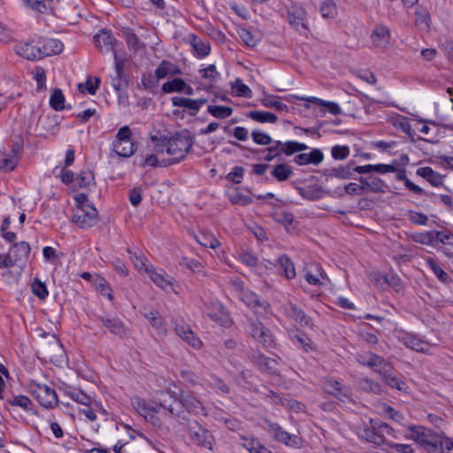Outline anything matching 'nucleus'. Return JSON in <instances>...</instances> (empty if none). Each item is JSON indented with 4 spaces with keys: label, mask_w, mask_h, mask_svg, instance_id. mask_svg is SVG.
I'll return each instance as SVG.
<instances>
[{
    "label": "nucleus",
    "mask_w": 453,
    "mask_h": 453,
    "mask_svg": "<svg viewBox=\"0 0 453 453\" xmlns=\"http://www.w3.org/2000/svg\"><path fill=\"white\" fill-rule=\"evenodd\" d=\"M401 342L409 349L417 352H425L427 343L412 334H404L400 338Z\"/></svg>",
    "instance_id": "28"
},
{
    "label": "nucleus",
    "mask_w": 453,
    "mask_h": 453,
    "mask_svg": "<svg viewBox=\"0 0 453 453\" xmlns=\"http://www.w3.org/2000/svg\"><path fill=\"white\" fill-rule=\"evenodd\" d=\"M271 174L278 181H286L293 175V169L289 165L281 163L273 167Z\"/></svg>",
    "instance_id": "39"
},
{
    "label": "nucleus",
    "mask_w": 453,
    "mask_h": 453,
    "mask_svg": "<svg viewBox=\"0 0 453 453\" xmlns=\"http://www.w3.org/2000/svg\"><path fill=\"white\" fill-rule=\"evenodd\" d=\"M9 253L17 265L23 266L29 257L30 246L27 242H17L10 248Z\"/></svg>",
    "instance_id": "21"
},
{
    "label": "nucleus",
    "mask_w": 453,
    "mask_h": 453,
    "mask_svg": "<svg viewBox=\"0 0 453 453\" xmlns=\"http://www.w3.org/2000/svg\"><path fill=\"white\" fill-rule=\"evenodd\" d=\"M238 34L242 41L249 47H255L259 42V39L246 28L240 29Z\"/></svg>",
    "instance_id": "61"
},
{
    "label": "nucleus",
    "mask_w": 453,
    "mask_h": 453,
    "mask_svg": "<svg viewBox=\"0 0 453 453\" xmlns=\"http://www.w3.org/2000/svg\"><path fill=\"white\" fill-rule=\"evenodd\" d=\"M100 84V79L98 77L94 78V81L91 77H88L87 81L84 83H80L78 86L79 91L81 93H88L90 95H95Z\"/></svg>",
    "instance_id": "50"
},
{
    "label": "nucleus",
    "mask_w": 453,
    "mask_h": 453,
    "mask_svg": "<svg viewBox=\"0 0 453 453\" xmlns=\"http://www.w3.org/2000/svg\"><path fill=\"white\" fill-rule=\"evenodd\" d=\"M172 104L176 107H182L189 110V115L194 117L197 114L195 99L174 96L172 98Z\"/></svg>",
    "instance_id": "44"
},
{
    "label": "nucleus",
    "mask_w": 453,
    "mask_h": 453,
    "mask_svg": "<svg viewBox=\"0 0 453 453\" xmlns=\"http://www.w3.org/2000/svg\"><path fill=\"white\" fill-rule=\"evenodd\" d=\"M289 339L291 340L292 343L296 345L298 348L303 349L305 351H307L309 349H311V339L302 331H300L297 328L291 329L288 332Z\"/></svg>",
    "instance_id": "31"
},
{
    "label": "nucleus",
    "mask_w": 453,
    "mask_h": 453,
    "mask_svg": "<svg viewBox=\"0 0 453 453\" xmlns=\"http://www.w3.org/2000/svg\"><path fill=\"white\" fill-rule=\"evenodd\" d=\"M378 283L383 288V284H386L389 287H393L397 290L401 288V280L395 273H390L381 277Z\"/></svg>",
    "instance_id": "55"
},
{
    "label": "nucleus",
    "mask_w": 453,
    "mask_h": 453,
    "mask_svg": "<svg viewBox=\"0 0 453 453\" xmlns=\"http://www.w3.org/2000/svg\"><path fill=\"white\" fill-rule=\"evenodd\" d=\"M50 105L55 111H62L65 108V96L60 88H55L51 92Z\"/></svg>",
    "instance_id": "47"
},
{
    "label": "nucleus",
    "mask_w": 453,
    "mask_h": 453,
    "mask_svg": "<svg viewBox=\"0 0 453 453\" xmlns=\"http://www.w3.org/2000/svg\"><path fill=\"white\" fill-rule=\"evenodd\" d=\"M405 217L411 223L417 226H426L428 222V217L425 213L414 210L407 211Z\"/></svg>",
    "instance_id": "51"
},
{
    "label": "nucleus",
    "mask_w": 453,
    "mask_h": 453,
    "mask_svg": "<svg viewBox=\"0 0 453 453\" xmlns=\"http://www.w3.org/2000/svg\"><path fill=\"white\" fill-rule=\"evenodd\" d=\"M261 104L266 108H273L276 111H287L288 107L287 104L278 101V96L273 95H268L261 99Z\"/></svg>",
    "instance_id": "46"
},
{
    "label": "nucleus",
    "mask_w": 453,
    "mask_h": 453,
    "mask_svg": "<svg viewBox=\"0 0 453 453\" xmlns=\"http://www.w3.org/2000/svg\"><path fill=\"white\" fill-rule=\"evenodd\" d=\"M238 298L256 312H259V309L263 311L266 310L267 303L257 294L249 289L241 288L238 293Z\"/></svg>",
    "instance_id": "19"
},
{
    "label": "nucleus",
    "mask_w": 453,
    "mask_h": 453,
    "mask_svg": "<svg viewBox=\"0 0 453 453\" xmlns=\"http://www.w3.org/2000/svg\"><path fill=\"white\" fill-rule=\"evenodd\" d=\"M324 160V154L319 149H312L309 153H300L294 157L298 165H319Z\"/></svg>",
    "instance_id": "23"
},
{
    "label": "nucleus",
    "mask_w": 453,
    "mask_h": 453,
    "mask_svg": "<svg viewBox=\"0 0 453 453\" xmlns=\"http://www.w3.org/2000/svg\"><path fill=\"white\" fill-rule=\"evenodd\" d=\"M319 12L325 19H334L337 15L336 4L333 0H326L321 4Z\"/></svg>",
    "instance_id": "52"
},
{
    "label": "nucleus",
    "mask_w": 453,
    "mask_h": 453,
    "mask_svg": "<svg viewBox=\"0 0 453 453\" xmlns=\"http://www.w3.org/2000/svg\"><path fill=\"white\" fill-rule=\"evenodd\" d=\"M247 117L258 123H275L278 120L276 114L264 111H251Z\"/></svg>",
    "instance_id": "36"
},
{
    "label": "nucleus",
    "mask_w": 453,
    "mask_h": 453,
    "mask_svg": "<svg viewBox=\"0 0 453 453\" xmlns=\"http://www.w3.org/2000/svg\"><path fill=\"white\" fill-rule=\"evenodd\" d=\"M436 233L437 230L414 233L411 235V240L416 243L434 247Z\"/></svg>",
    "instance_id": "34"
},
{
    "label": "nucleus",
    "mask_w": 453,
    "mask_h": 453,
    "mask_svg": "<svg viewBox=\"0 0 453 453\" xmlns=\"http://www.w3.org/2000/svg\"><path fill=\"white\" fill-rule=\"evenodd\" d=\"M232 88L238 96H244L247 98H250L252 96L251 89L244 84L241 79L235 80L232 85Z\"/></svg>",
    "instance_id": "57"
},
{
    "label": "nucleus",
    "mask_w": 453,
    "mask_h": 453,
    "mask_svg": "<svg viewBox=\"0 0 453 453\" xmlns=\"http://www.w3.org/2000/svg\"><path fill=\"white\" fill-rule=\"evenodd\" d=\"M26 8L38 12H47L52 9V0H20Z\"/></svg>",
    "instance_id": "35"
},
{
    "label": "nucleus",
    "mask_w": 453,
    "mask_h": 453,
    "mask_svg": "<svg viewBox=\"0 0 453 453\" xmlns=\"http://www.w3.org/2000/svg\"><path fill=\"white\" fill-rule=\"evenodd\" d=\"M208 384L211 388L217 390L219 393H229V387L221 379L216 376H211L210 380H208Z\"/></svg>",
    "instance_id": "64"
},
{
    "label": "nucleus",
    "mask_w": 453,
    "mask_h": 453,
    "mask_svg": "<svg viewBox=\"0 0 453 453\" xmlns=\"http://www.w3.org/2000/svg\"><path fill=\"white\" fill-rule=\"evenodd\" d=\"M425 264L441 282L448 284L451 281L450 276L441 267L436 259L430 257H426Z\"/></svg>",
    "instance_id": "30"
},
{
    "label": "nucleus",
    "mask_w": 453,
    "mask_h": 453,
    "mask_svg": "<svg viewBox=\"0 0 453 453\" xmlns=\"http://www.w3.org/2000/svg\"><path fill=\"white\" fill-rule=\"evenodd\" d=\"M174 331L179 337L190 345L195 349H200L203 347V342L195 334L190 326L184 321H176L174 323Z\"/></svg>",
    "instance_id": "15"
},
{
    "label": "nucleus",
    "mask_w": 453,
    "mask_h": 453,
    "mask_svg": "<svg viewBox=\"0 0 453 453\" xmlns=\"http://www.w3.org/2000/svg\"><path fill=\"white\" fill-rule=\"evenodd\" d=\"M124 34L128 47L133 50L138 51L144 48V43L141 42L139 37L131 29H127Z\"/></svg>",
    "instance_id": "53"
},
{
    "label": "nucleus",
    "mask_w": 453,
    "mask_h": 453,
    "mask_svg": "<svg viewBox=\"0 0 453 453\" xmlns=\"http://www.w3.org/2000/svg\"><path fill=\"white\" fill-rule=\"evenodd\" d=\"M186 88V82L180 78H174L162 85L165 93L182 92Z\"/></svg>",
    "instance_id": "48"
},
{
    "label": "nucleus",
    "mask_w": 453,
    "mask_h": 453,
    "mask_svg": "<svg viewBox=\"0 0 453 453\" xmlns=\"http://www.w3.org/2000/svg\"><path fill=\"white\" fill-rule=\"evenodd\" d=\"M146 273L149 275L150 279L164 291L177 293L174 288L173 278L168 275L163 269L156 268L152 265H150L149 268H146Z\"/></svg>",
    "instance_id": "10"
},
{
    "label": "nucleus",
    "mask_w": 453,
    "mask_h": 453,
    "mask_svg": "<svg viewBox=\"0 0 453 453\" xmlns=\"http://www.w3.org/2000/svg\"><path fill=\"white\" fill-rule=\"evenodd\" d=\"M12 407H19L23 411L29 412L33 411L34 403L29 397L23 395H14L7 400Z\"/></svg>",
    "instance_id": "38"
},
{
    "label": "nucleus",
    "mask_w": 453,
    "mask_h": 453,
    "mask_svg": "<svg viewBox=\"0 0 453 453\" xmlns=\"http://www.w3.org/2000/svg\"><path fill=\"white\" fill-rule=\"evenodd\" d=\"M95 286L96 290L99 291L102 296H105L109 301L113 300V291L104 278L96 276L95 280Z\"/></svg>",
    "instance_id": "45"
},
{
    "label": "nucleus",
    "mask_w": 453,
    "mask_h": 453,
    "mask_svg": "<svg viewBox=\"0 0 453 453\" xmlns=\"http://www.w3.org/2000/svg\"><path fill=\"white\" fill-rule=\"evenodd\" d=\"M197 241L203 247L211 249H216L220 245L219 240L211 234H203Z\"/></svg>",
    "instance_id": "62"
},
{
    "label": "nucleus",
    "mask_w": 453,
    "mask_h": 453,
    "mask_svg": "<svg viewBox=\"0 0 453 453\" xmlns=\"http://www.w3.org/2000/svg\"><path fill=\"white\" fill-rule=\"evenodd\" d=\"M64 394L69 396L72 400L81 403L84 406H91L94 404L95 406L99 407V403L94 401L92 396L88 395L86 392L80 388H73V387H65L64 388Z\"/></svg>",
    "instance_id": "20"
},
{
    "label": "nucleus",
    "mask_w": 453,
    "mask_h": 453,
    "mask_svg": "<svg viewBox=\"0 0 453 453\" xmlns=\"http://www.w3.org/2000/svg\"><path fill=\"white\" fill-rule=\"evenodd\" d=\"M141 313L159 335H166V324L158 311L155 310L151 306L144 305L141 309Z\"/></svg>",
    "instance_id": "14"
},
{
    "label": "nucleus",
    "mask_w": 453,
    "mask_h": 453,
    "mask_svg": "<svg viewBox=\"0 0 453 453\" xmlns=\"http://www.w3.org/2000/svg\"><path fill=\"white\" fill-rule=\"evenodd\" d=\"M325 389L343 403L352 402V392L350 388L342 385L339 380L334 379L326 380L325 382Z\"/></svg>",
    "instance_id": "12"
},
{
    "label": "nucleus",
    "mask_w": 453,
    "mask_h": 453,
    "mask_svg": "<svg viewBox=\"0 0 453 453\" xmlns=\"http://www.w3.org/2000/svg\"><path fill=\"white\" fill-rule=\"evenodd\" d=\"M151 141L154 142V151L157 154L166 152L170 156L169 158L161 161L162 167H166L183 160L194 144V139L188 130L178 132L170 138L151 136Z\"/></svg>",
    "instance_id": "1"
},
{
    "label": "nucleus",
    "mask_w": 453,
    "mask_h": 453,
    "mask_svg": "<svg viewBox=\"0 0 453 453\" xmlns=\"http://www.w3.org/2000/svg\"><path fill=\"white\" fill-rule=\"evenodd\" d=\"M390 38L391 35L388 27L383 24L376 25L371 35L372 46L379 50L387 49L390 43Z\"/></svg>",
    "instance_id": "17"
},
{
    "label": "nucleus",
    "mask_w": 453,
    "mask_h": 453,
    "mask_svg": "<svg viewBox=\"0 0 453 453\" xmlns=\"http://www.w3.org/2000/svg\"><path fill=\"white\" fill-rule=\"evenodd\" d=\"M278 146L282 147V153L287 156H290L296 152L303 151L308 149L306 144L296 141H287L286 142L278 141Z\"/></svg>",
    "instance_id": "41"
},
{
    "label": "nucleus",
    "mask_w": 453,
    "mask_h": 453,
    "mask_svg": "<svg viewBox=\"0 0 453 453\" xmlns=\"http://www.w3.org/2000/svg\"><path fill=\"white\" fill-rule=\"evenodd\" d=\"M434 248L448 258L453 259V232L449 229L437 230Z\"/></svg>",
    "instance_id": "13"
},
{
    "label": "nucleus",
    "mask_w": 453,
    "mask_h": 453,
    "mask_svg": "<svg viewBox=\"0 0 453 453\" xmlns=\"http://www.w3.org/2000/svg\"><path fill=\"white\" fill-rule=\"evenodd\" d=\"M98 220V212L94 205H83L73 210L72 221L81 228L92 227Z\"/></svg>",
    "instance_id": "8"
},
{
    "label": "nucleus",
    "mask_w": 453,
    "mask_h": 453,
    "mask_svg": "<svg viewBox=\"0 0 453 453\" xmlns=\"http://www.w3.org/2000/svg\"><path fill=\"white\" fill-rule=\"evenodd\" d=\"M188 42L199 57L204 58L209 55L211 51V46L207 41H203L195 34H190L188 35Z\"/></svg>",
    "instance_id": "29"
},
{
    "label": "nucleus",
    "mask_w": 453,
    "mask_h": 453,
    "mask_svg": "<svg viewBox=\"0 0 453 453\" xmlns=\"http://www.w3.org/2000/svg\"><path fill=\"white\" fill-rule=\"evenodd\" d=\"M358 437L375 446L386 445L388 437L395 438L394 429L379 418H370L358 428Z\"/></svg>",
    "instance_id": "4"
},
{
    "label": "nucleus",
    "mask_w": 453,
    "mask_h": 453,
    "mask_svg": "<svg viewBox=\"0 0 453 453\" xmlns=\"http://www.w3.org/2000/svg\"><path fill=\"white\" fill-rule=\"evenodd\" d=\"M75 180L79 188H87L93 184L94 174L90 171H81Z\"/></svg>",
    "instance_id": "54"
},
{
    "label": "nucleus",
    "mask_w": 453,
    "mask_h": 453,
    "mask_svg": "<svg viewBox=\"0 0 453 453\" xmlns=\"http://www.w3.org/2000/svg\"><path fill=\"white\" fill-rule=\"evenodd\" d=\"M417 175L426 179L432 186L443 185V175L433 170L430 166L419 167L416 171Z\"/></svg>",
    "instance_id": "26"
},
{
    "label": "nucleus",
    "mask_w": 453,
    "mask_h": 453,
    "mask_svg": "<svg viewBox=\"0 0 453 453\" xmlns=\"http://www.w3.org/2000/svg\"><path fill=\"white\" fill-rule=\"evenodd\" d=\"M112 150L123 157L134 154L136 146L131 139V130L128 126L120 127L112 142Z\"/></svg>",
    "instance_id": "7"
},
{
    "label": "nucleus",
    "mask_w": 453,
    "mask_h": 453,
    "mask_svg": "<svg viewBox=\"0 0 453 453\" xmlns=\"http://www.w3.org/2000/svg\"><path fill=\"white\" fill-rule=\"evenodd\" d=\"M349 148L347 145H335L331 149V156L335 160H343L349 155Z\"/></svg>",
    "instance_id": "60"
},
{
    "label": "nucleus",
    "mask_w": 453,
    "mask_h": 453,
    "mask_svg": "<svg viewBox=\"0 0 453 453\" xmlns=\"http://www.w3.org/2000/svg\"><path fill=\"white\" fill-rule=\"evenodd\" d=\"M114 41L115 39L111 35V34L105 31H101L94 36V42L101 50L104 49L105 50H112Z\"/></svg>",
    "instance_id": "37"
},
{
    "label": "nucleus",
    "mask_w": 453,
    "mask_h": 453,
    "mask_svg": "<svg viewBox=\"0 0 453 453\" xmlns=\"http://www.w3.org/2000/svg\"><path fill=\"white\" fill-rule=\"evenodd\" d=\"M299 195L310 201L319 200L323 197V189L319 186H307L297 188Z\"/></svg>",
    "instance_id": "40"
},
{
    "label": "nucleus",
    "mask_w": 453,
    "mask_h": 453,
    "mask_svg": "<svg viewBox=\"0 0 453 453\" xmlns=\"http://www.w3.org/2000/svg\"><path fill=\"white\" fill-rule=\"evenodd\" d=\"M253 361L262 372L272 375H279L276 367L277 362L274 359L265 357L264 354L257 353L253 356Z\"/></svg>",
    "instance_id": "24"
},
{
    "label": "nucleus",
    "mask_w": 453,
    "mask_h": 453,
    "mask_svg": "<svg viewBox=\"0 0 453 453\" xmlns=\"http://www.w3.org/2000/svg\"><path fill=\"white\" fill-rule=\"evenodd\" d=\"M233 108L224 105L210 104L207 107V112L216 119H224L233 114Z\"/></svg>",
    "instance_id": "42"
},
{
    "label": "nucleus",
    "mask_w": 453,
    "mask_h": 453,
    "mask_svg": "<svg viewBox=\"0 0 453 453\" xmlns=\"http://www.w3.org/2000/svg\"><path fill=\"white\" fill-rule=\"evenodd\" d=\"M205 312L212 320L216 322L221 321L222 318L225 316L224 307L218 302L213 303L212 309L207 307Z\"/></svg>",
    "instance_id": "56"
},
{
    "label": "nucleus",
    "mask_w": 453,
    "mask_h": 453,
    "mask_svg": "<svg viewBox=\"0 0 453 453\" xmlns=\"http://www.w3.org/2000/svg\"><path fill=\"white\" fill-rule=\"evenodd\" d=\"M273 219L280 224L288 227L294 221V216L291 212L287 211H275Z\"/></svg>",
    "instance_id": "59"
},
{
    "label": "nucleus",
    "mask_w": 453,
    "mask_h": 453,
    "mask_svg": "<svg viewBox=\"0 0 453 453\" xmlns=\"http://www.w3.org/2000/svg\"><path fill=\"white\" fill-rule=\"evenodd\" d=\"M29 393L34 396L41 406L46 409H53L58 403V395L54 388L46 384L31 382L28 386Z\"/></svg>",
    "instance_id": "6"
},
{
    "label": "nucleus",
    "mask_w": 453,
    "mask_h": 453,
    "mask_svg": "<svg viewBox=\"0 0 453 453\" xmlns=\"http://www.w3.org/2000/svg\"><path fill=\"white\" fill-rule=\"evenodd\" d=\"M284 314L301 326L311 327V319L296 304L288 303L282 306Z\"/></svg>",
    "instance_id": "16"
},
{
    "label": "nucleus",
    "mask_w": 453,
    "mask_h": 453,
    "mask_svg": "<svg viewBox=\"0 0 453 453\" xmlns=\"http://www.w3.org/2000/svg\"><path fill=\"white\" fill-rule=\"evenodd\" d=\"M31 288L33 294L36 296L39 299L43 300L49 295L46 285L37 278L35 279V280L32 282Z\"/></svg>",
    "instance_id": "58"
},
{
    "label": "nucleus",
    "mask_w": 453,
    "mask_h": 453,
    "mask_svg": "<svg viewBox=\"0 0 453 453\" xmlns=\"http://www.w3.org/2000/svg\"><path fill=\"white\" fill-rule=\"evenodd\" d=\"M268 264L273 266H278L282 269L287 279L291 280L296 277V269L293 262L286 255H281L275 259L274 262L268 261Z\"/></svg>",
    "instance_id": "27"
},
{
    "label": "nucleus",
    "mask_w": 453,
    "mask_h": 453,
    "mask_svg": "<svg viewBox=\"0 0 453 453\" xmlns=\"http://www.w3.org/2000/svg\"><path fill=\"white\" fill-rule=\"evenodd\" d=\"M251 137L254 142L258 145H269L273 142L271 136L260 130H253L251 132Z\"/></svg>",
    "instance_id": "63"
},
{
    "label": "nucleus",
    "mask_w": 453,
    "mask_h": 453,
    "mask_svg": "<svg viewBox=\"0 0 453 453\" xmlns=\"http://www.w3.org/2000/svg\"><path fill=\"white\" fill-rule=\"evenodd\" d=\"M303 16L304 12L303 9H299L294 12H288L289 23L300 33L307 29Z\"/></svg>",
    "instance_id": "43"
},
{
    "label": "nucleus",
    "mask_w": 453,
    "mask_h": 453,
    "mask_svg": "<svg viewBox=\"0 0 453 453\" xmlns=\"http://www.w3.org/2000/svg\"><path fill=\"white\" fill-rule=\"evenodd\" d=\"M266 424L269 433L275 441L287 446L299 447L300 438L297 435L288 433L277 423L267 421Z\"/></svg>",
    "instance_id": "11"
},
{
    "label": "nucleus",
    "mask_w": 453,
    "mask_h": 453,
    "mask_svg": "<svg viewBox=\"0 0 453 453\" xmlns=\"http://www.w3.org/2000/svg\"><path fill=\"white\" fill-rule=\"evenodd\" d=\"M187 433L191 441L198 446L211 449L213 447V436L196 421L188 423Z\"/></svg>",
    "instance_id": "9"
},
{
    "label": "nucleus",
    "mask_w": 453,
    "mask_h": 453,
    "mask_svg": "<svg viewBox=\"0 0 453 453\" xmlns=\"http://www.w3.org/2000/svg\"><path fill=\"white\" fill-rule=\"evenodd\" d=\"M289 97L299 98L302 100H307L311 103L316 104L317 105L324 106L327 110V111L332 113L333 115H339L342 113L341 107L339 106L338 104H336L334 102L326 101V100H323V99H320V98H318L315 96L304 98V97H299L296 96H289Z\"/></svg>",
    "instance_id": "33"
},
{
    "label": "nucleus",
    "mask_w": 453,
    "mask_h": 453,
    "mask_svg": "<svg viewBox=\"0 0 453 453\" xmlns=\"http://www.w3.org/2000/svg\"><path fill=\"white\" fill-rule=\"evenodd\" d=\"M64 48L63 43L58 39H46L41 45L42 58L54 54H59Z\"/></svg>",
    "instance_id": "32"
},
{
    "label": "nucleus",
    "mask_w": 453,
    "mask_h": 453,
    "mask_svg": "<svg viewBox=\"0 0 453 453\" xmlns=\"http://www.w3.org/2000/svg\"><path fill=\"white\" fill-rule=\"evenodd\" d=\"M245 328L247 333L259 342L265 349L275 347L276 343L273 334L257 318H247Z\"/></svg>",
    "instance_id": "5"
},
{
    "label": "nucleus",
    "mask_w": 453,
    "mask_h": 453,
    "mask_svg": "<svg viewBox=\"0 0 453 453\" xmlns=\"http://www.w3.org/2000/svg\"><path fill=\"white\" fill-rule=\"evenodd\" d=\"M159 401L158 405L154 410L157 412H159L162 409L172 415H178L181 408L185 407L188 412L196 415H207L203 403L191 394L181 395L180 399H177L167 392H161Z\"/></svg>",
    "instance_id": "3"
},
{
    "label": "nucleus",
    "mask_w": 453,
    "mask_h": 453,
    "mask_svg": "<svg viewBox=\"0 0 453 453\" xmlns=\"http://www.w3.org/2000/svg\"><path fill=\"white\" fill-rule=\"evenodd\" d=\"M99 320L111 334L120 338L126 337L129 334V329L124 325L122 320L115 315L102 316L99 317Z\"/></svg>",
    "instance_id": "18"
},
{
    "label": "nucleus",
    "mask_w": 453,
    "mask_h": 453,
    "mask_svg": "<svg viewBox=\"0 0 453 453\" xmlns=\"http://www.w3.org/2000/svg\"><path fill=\"white\" fill-rule=\"evenodd\" d=\"M364 191L380 193L384 192L386 184L377 176L360 177L358 179Z\"/></svg>",
    "instance_id": "25"
},
{
    "label": "nucleus",
    "mask_w": 453,
    "mask_h": 453,
    "mask_svg": "<svg viewBox=\"0 0 453 453\" xmlns=\"http://www.w3.org/2000/svg\"><path fill=\"white\" fill-rule=\"evenodd\" d=\"M409 437L421 445L428 453H450L453 442L449 438L423 426H410Z\"/></svg>",
    "instance_id": "2"
},
{
    "label": "nucleus",
    "mask_w": 453,
    "mask_h": 453,
    "mask_svg": "<svg viewBox=\"0 0 453 453\" xmlns=\"http://www.w3.org/2000/svg\"><path fill=\"white\" fill-rule=\"evenodd\" d=\"M382 380L391 388L397 389L398 391L406 392L408 389L406 383L400 378L395 376L392 372L387 375Z\"/></svg>",
    "instance_id": "49"
},
{
    "label": "nucleus",
    "mask_w": 453,
    "mask_h": 453,
    "mask_svg": "<svg viewBox=\"0 0 453 453\" xmlns=\"http://www.w3.org/2000/svg\"><path fill=\"white\" fill-rule=\"evenodd\" d=\"M15 52L28 60L42 59L41 45L31 42H19L15 45Z\"/></svg>",
    "instance_id": "22"
}]
</instances>
